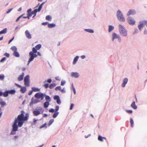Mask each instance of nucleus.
I'll return each mask as SVG.
<instances>
[{
	"instance_id": "obj_14",
	"label": "nucleus",
	"mask_w": 147,
	"mask_h": 147,
	"mask_svg": "<svg viewBox=\"0 0 147 147\" xmlns=\"http://www.w3.org/2000/svg\"><path fill=\"white\" fill-rule=\"evenodd\" d=\"M25 34L26 36L28 39H31L32 38L31 35L29 31L27 30L25 32Z\"/></svg>"
},
{
	"instance_id": "obj_5",
	"label": "nucleus",
	"mask_w": 147,
	"mask_h": 147,
	"mask_svg": "<svg viewBox=\"0 0 147 147\" xmlns=\"http://www.w3.org/2000/svg\"><path fill=\"white\" fill-rule=\"evenodd\" d=\"M44 95H45V94L39 92L36 93L34 95V97L37 99L40 98L41 100H42L44 98Z\"/></svg>"
},
{
	"instance_id": "obj_51",
	"label": "nucleus",
	"mask_w": 147,
	"mask_h": 147,
	"mask_svg": "<svg viewBox=\"0 0 147 147\" xmlns=\"http://www.w3.org/2000/svg\"><path fill=\"white\" fill-rule=\"evenodd\" d=\"M125 111L127 113L129 114H131L133 113V111L131 110H126Z\"/></svg>"
},
{
	"instance_id": "obj_46",
	"label": "nucleus",
	"mask_w": 147,
	"mask_h": 147,
	"mask_svg": "<svg viewBox=\"0 0 147 147\" xmlns=\"http://www.w3.org/2000/svg\"><path fill=\"white\" fill-rule=\"evenodd\" d=\"M33 103L34 104H35L38 103V102H39L40 101H39V100H38L37 99H33Z\"/></svg>"
},
{
	"instance_id": "obj_35",
	"label": "nucleus",
	"mask_w": 147,
	"mask_h": 147,
	"mask_svg": "<svg viewBox=\"0 0 147 147\" xmlns=\"http://www.w3.org/2000/svg\"><path fill=\"white\" fill-rule=\"evenodd\" d=\"M47 123H44L42 125H41L40 127V129H42L44 127H45L46 128H47Z\"/></svg>"
},
{
	"instance_id": "obj_44",
	"label": "nucleus",
	"mask_w": 147,
	"mask_h": 147,
	"mask_svg": "<svg viewBox=\"0 0 147 147\" xmlns=\"http://www.w3.org/2000/svg\"><path fill=\"white\" fill-rule=\"evenodd\" d=\"M55 90L56 91H57L58 90L60 91L61 90V86H58L56 87L55 88Z\"/></svg>"
},
{
	"instance_id": "obj_41",
	"label": "nucleus",
	"mask_w": 147,
	"mask_h": 147,
	"mask_svg": "<svg viewBox=\"0 0 147 147\" xmlns=\"http://www.w3.org/2000/svg\"><path fill=\"white\" fill-rule=\"evenodd\" d=\"M0 104L1 105V107H3L6 105V102L3 101H1L0 102Z\"/></svg>"
},
{
	"instance_id": "obj_34",
	"label": "nucleus",
	"mask_w": 147,
	"mask_h": 147,
	"mask_svg": "<svg viewBox=\"0 0 147 147\" xmlns=\"http://www.w3.org/2000/svg\"><path fill=\"white\" fill-rule=\"evenodd\" d=\"M54 121V119H51L49 121V123L48 124V126H50L53 122Z\"/></svg>"
},
{
	"instance_id": "obj_20",
	"label": "nucleus",
	"mask_w": 147,
	"mask_h": 147,
	"mask_svg": "<svg viewBox=\"0 0 147 147\" xmlns=\"http://www.w3.org/2000/svg\"><path fill=\"white\" fill-rule=\"evenodd\" d=\"M44 97H45V99L46 100V101H48L50 102L51 101V99L50 96L47 95H46L45 94Z\"/></svg>"
},
{
	"instance_id": "obj_38",
	"label": "nucleus",
	"mask_w": 147,
	"mask_h": 147,
	"mask_svg": "<svg viewBox=\"0 0 147 147\" xmlns=\"http://www.w3.org/2000/svg\"><path fill=\"white\" fill-rule=\"evenodd\" d=\"M130 122L131 123V127H133L134 126V121L131 118H130Z\"/></svg>"
},
{
	"instance_id": "obj_56",
	"label": "nucleus",
	"mask_w": 147,
	"mask_h": 147,
	"mask_svg": "<svg viewBox=\"0 0 147 147\" xmlns=\"http://www.w3.org/2000/svg\"><path fill=\"white\" fill-rule=\"evenodd\" d=\"M138 32V30L137 28L135 29L134 30V32L133 33V34H137Z\"/></svg>"
},
{
	"instance_id": "obj_64",
	"label": "nucleus",
	"mask_w": 147,
	"mask_h": 147,
	"mask_svg": "<svg viewBox=\"0 0 147 147\" xmlns=\"http://www.w3.org/2000/svg\"><path fill=\"white\" fill-rule=\"evenodd\" d=\"M48 24V22H43L42 23V24L43 25L45 26V25H47Z\"/></svg>"
},
{
	"instance_id": "obj_54",
	"label": "nucleus",
	"mask_w": 147,
	"mask_h": 147,
	"mask_svg": "<svg viewBox=\"0 0 147 147\" xmlns=\"http://www.w3.org/2000/svg\"><path fill=\"white\" fill-rule=\"evenodd\" d=\"M6 58L5 57H3L0 60V62H3L6 60Z\"/></svg>"
},
{
	"instance_id": "obj_27",
	"label": "nucleus",
	"mask_w": 147,
	"mask_h": 147,
	"mask_svg": "<svg viewBox=\"0 0 147 147\" xmlns=\"http://www.w3.org/2000/svg\"><path fill=\"white\" fill-rule=\"evenodd\" d=\"M84 30L90 33H93L94 32V31L93 30L90 29H84Z\"/></svg>"
},
{
	"instance_id": "obj_40",
	"label": "nucleus",
	"mask_w": 147,
	"mask_h": 147,
	"mask_svg": "<svg viewBox=\"0 0 147 147\" xmlns=\"http://www.w3.org/2000/svg\"><path fill=\"white\" fill-rule=\"evenodd\" d=\"M71 87L72 88V90L74 92V94H76V90L73 84H72L71 85Z\"/></svg>"
},
{
	"instance_id": "obj_31",
	"label": "nucleus",
	"mask_w": 147,
	"mask_h": 147,
	"mask_svg": "<svg viewBox=\"0 0 147 147\" xmlns=\"http://www.w3.org/2000/svg\"><path fill=\"white\" fill-rule=\"evenodd\" d=\"M32 90L33 92H38L40 90V89L36 87H32Z\"/></svg>"
},
{
	"instance_id": "obj_6",
	"label": "nucleus",
	"mask_w": 147,
	"mask_h": 147,
	"mask_svg": "<svg viewBox=\"0 0 147 147\" xmlns=\"http://www.w3.org/2000/svg\"><path fill=\"white\" fill-rule=\"evenodd\" d=\"M127 20L128 23L131 25H134L135 24V20L131 17H128L127 18Z\"/></svg>"
},
{
	"instance_id": "obj_3",
	"label": "nucleus",
	"mask_w": 147,
	"mask_h": 147,
	"mask_svg": "<svg viewBox=\"0 0 147 147\" xmlns=\"http://www.w3.org/2000/svg\"><path fill=\"white\" fill-rule=\"evenodd\" d=\"M117 16L118 20L120 22H124L125 21V18L124 17L123 15L121 12L119 10H118L117 12Z\"/></svg>"
},
{
	"instance_id": "obj_58",
	"label": "nucleus",
	"mask_w": 147,
	"mask_h": 147,
	"mask_svg": "<svg viewBox=\"0 0 147 147\" xmlns=\"http://www.w3.org/2000/svg\"><path fill=\"white\" fill-rule=\"evenodd\" d=\"M60 91H61L62 93H65L66 92L65 89L64 88L62 89H61V90H60Z\"/></svg>"
},
{
	"instance_id": "obj_1",
	"label": "nucleus",
	"mask_w": 147,
	"mask_h": 147,
	"mask_svg": "<svg viewBox=\"0 0 147 147\" xmlns=\"http://www.w3.org/2000/svg\"><path fill=\"white\" fill-rule=\"evenodd\" d=\"M21 114L19 115L17 118H16L12 125V130L11 132V135H14L16 134V131H18V127H21L23 125L25 121H27L29 116L28 113H26L25 116L24 115L25 112L23 111H21Z\"/></svg>"
},
{
	"instance_id": "obj_13",
	"label": "nucleus",
	"mask_w": 147,
	"mask_h": 147,
	"mask_svg": "<svg viewBox=\"0 0 147 147\" xmlns=\"http://www.w3.org/2000/svg\"><path fill=\"white\" fill-rule=\"evenodd\" d=\"M128 81L127 78H126L123 79V83L121 85V86L122 87L124 88L125 87V85L127 84Z\"/></svg>"
},
{
	"instance_id": "obj_26",
	"label": "nucleus",
	"mask_w": 147,
	"mask_h": 147,
	"mask_svg": "<svg viewBox=\"0 0 147 147\" xmlns=\"http://www.w3.org/2000/svg\"><path fill=\"white\" fill-rule=\"evenodd\" d=\"M9 94H14L16 92V91L14 89L11 90H8Z\"/></svg>"
},
{
	"instance_id": "obj_49",
	"label": "nucleus",
	"mask_w": 147,
	"mask_h": 147,
	"mask_svg": "<svg viewBox=\"0 0 147 147\" xmlns=\"http://www.w3.org/2000/svg\"><path fill=\"white\" fill-rule=\"evenodd\" d=\"M4 55L5 56L7 57L8 58L10 56V54L7 53H5L4 54Z\"/></svg>"
},
{
	"instance_id": "obj_55",
	"label": "nucleus",
	"mask_w": 147,
	"mask_h": 147,
	"mask_svg": "<svg viewBox=\"0 0 147 147\" xmlns=\"http://www.w3.org/2000/svg\"><path fill=\"white\" fill-rule=\"evenodd\" d=\"M59 106L57 105L56 106L55 108V112H57L59 110Z\"/></svg>"
},
{
	"instance_id": "obj_42",
	"label": "nucleus",
	"mask_w": 147,
	"mask_h": 147,
	"mask_svg": "<svg viewBox=\"0 0 147 147\" xmlns=\"http://www.w3.org/2000/svg\"><path fill=\"white\" fill-rule=\"evenodd\" d=\"M98 140L102 142L103 141V137L101 136H99L98 137Z\"/></svg>"
},
{
	"instance_id": "obj_28",
	"label": "nucleus",
	"mask_w": 147,
	"mask_h": 147,
	"mask_svg": "<svg viewBox=\"0 0 147 147\" xmlns=\"http://www.w3.org/2000/svg\"><path fill=\"white\" fill-rule=\"evenodd\" d=\"M9 94L8 90H7L3 93V95L4 97H7L8 96Z\"/></svg>"
},
{
	"instance_id": "obj_36",
	"label": "nucleus",
	"mask_w": 147,
	"mask_h": 147,
	"mask_svg": "<svg viewBox=\"0 0 147 147\" xmlns=\"http://www.w3.org/2000/svg\"><path fill=\"white\" fill-rule=\"evenodd\" d=\"M46 19L47 20L51 21L52 19V18L50 16L48 15L46 16Z\"/></svg>"
},
{
	"instance_id": "obj_57",
	"label": "nucleus",
	"mask_w": 147,
	"mask_h": 147,
	"mask_svg": "<svg viewBox=\"0 0 147 147\" xmlns=\"http://www.w3.org/2000/svg\"><path fill=\"white\" fill-rule=\"evenodd\" d=\"M49 84L48 83L44 84L43 85L46 88H47L49 87Z\"/></svg>"
},
{
	"instance_id": "obj_7",
	"label": "nucleus",
	"mask_w": 147,
	"mask_h": 147,
	"mask_svg": "<svg viewBox=\"0 0 147 147\" xmlns=\"http://www.w3.org/2000/svg\"><path fill=\"white\" fill-rule=\"evenodd\" d=\"M29 55L30 57L28 61L27 65H28L33 60L34 58H36L37 57V55H36L29 53Z\"/></svg>"
},
{
	"instance_id": "obj_48",
	"label": "nucleus",
	"mask_w": 147,
	"mask_h": 147,
	"mask_svg": "<svg viewBox=\"0 0 147 147\" xmlns=\"http://www.w3.org/2000/svg\"><path fill=\"white\" fill-rule=\"evenodd\" d=\"M5 76L3 74H0V79L1 80H3L4 79Z\"/></svg>"
},
{
	"instance_id": "obj_50",
	"label": "nucleus",
	"mask_w": 147,
	"mask_h": 147,
	"mask_svg": "<svg viewBox=\"0 0 147 147\" xmlns=\"http://www.w3.org/2000/svg\"><path fill=\"white\" fill-rule=\"evenodd\" d=\"M74 106V104L71 103L70 105L69 109L71 110L73 109Z\"/></svg>"
},
{
	"instance_id": "obj_30",
	"label": "nucleus",
	"mask_w": 147,
	"mask_h": 147,
	"mask_svg": "<svg viewBox=\"0 0 147 147\" xmlns=\"http://www.w3.org/2000/svg\"><path fill=\"white\" fill-rule=\"evenodd\" d=\"M7 32V29L6 28H5L1 30L0 32V34H5Z\"/></svg>"
},
{
	"instance_id": "obj_2",
	"label": "nucleus",
	"mask_w": 147,
	"mask_h": 147,
	"mask_svg": "<svg viewBox=\"0 0 147 147\" xmlns=\"http://www.w3.org/2000/svg\"><path fill=\"white\" fill-rule=\"evenodd\" d=\"M119 29L120 33L121 36H127V31L123 26L119 24Z\"/></svg>"
},
{
	"instance_id": "obj_8",
	"label": "nucleus",
	"mask_w": 147,
	"mask_h": 147,
	"mask_svg": "<svg viewBox=\"0 0 147 147\" xmlns=\"http://www.w3.org/2000/svg\"><path fill=\"white\" fill-rule=\"evenodd\" d=\"M42 108L41 107H39L38 110H36L33 111V113L34 116H37L40 114V112L42 110Z\"/></svg>"
},
{
	"instance_id": "obj_52",
	"label": "nucleus",
	"mask_w": 147,
	"mask_h": 147,
	"mask_svg": "<svg viewBox=\"0 0 147 147\" xmlns=\"http://www.w3.org/2000/svg\"><path fill=\"white\" fill-rule=\"evenodd\" d=\"M56 102L59 105H60L61 104V100L60 98L56 100Z\"/></svg>"
},
{
	"instance_id": "obj_19",
	"label": "nucleus",
	"mask_w": 147,
	"mask_h": 147,
	"mask_svg": "<svg viewBox=\"0 0 147 147\" xmlns=\"http://www.w3.org/2000/svg\"><path fill=\"white\" fill-rule=\"evenodd\" d=\"M131 107L134 109H136L137 108V107L135 105V101H133L131 105Z\"/></svg>"
},
{
	"instance_id": "obj_29",
	"label": "nucleus",
	"mask_w": 147,
	"mask_h": 147,
	"mask_svg": "<svg viewBox=\"0 0 147 147\" xmlns=\"http://www.w3.org/2000/svg\"><path fill=\"white\" fill-rule=\"evenodd\" d=\"M56 26L55 24L51 23L48 25V26L49 28H52L55 27Z\"/></svg>"
},
{
	"instance_id": "obj_63",
	"label": "nucleus",
	"mask_w": 147,
	"mask_h": 147,
	"mask_svg": "<svg viewBox=\"0 0 147 147\" xmlns=\"http://www.w3.org/2000/svg\"><path fill=\"white\" fill-rule=\"evenodd\" d=\"M41 47H35V48H36V50H39Z\"/></svg>"
},
{
	"instance_id": "obj_10",
	"label": "nucleus",
	"mask_w": 147,
	"mask_h": 147,
	"mask_svg": "<svg viewBox=\"0 0 147 147\" xmlns=\"http://www.w3.org/2000/svg\"><path fill=\"white\" fill-rule=\"evenodd\" d=\"M140 24L138 25V28L139 30L141 31L144 26L146 24V20L140 22Z\"/></svg>"
},
{
	"instance_id": "obj_39",
	"label": "nucleus",
	"mask_w": 147,
	"mask_h": 147,
	"mask_svg": "<svg viewBox=\"0 0 147 147\" xmlns=\"http://www.w3.org/2000/svg\"><path fill=\"white\" fill-rule=\"evenodd\" d=\"M45 3V2H43L39 6L38 9L40 11L42 8L43 5Z\"/></svg>"
},
{
	"instance_id": "obj_32",
	"label": "nucleus",
	"mask_w": 147,
	"mask_h": 147,
	"mask_svg": "<svg viewBox=\"0 0 147 147\" xmlns=\"http://www.w3.org/2000/svg\"><path fill=\"white\" fill-rule=\"evenodd\" d=\"M56 85V84L55 83L52 84L50 85L49 87L50 89H52Z\"/></svg>"
},
{
	"instance_id": "obj_61",
	"label": "nucleus",
	"mask_w": 147,
	"mask_h": 147,
	"mask_svg": "<svg viewBox=\"0 0 147 147\" xmlns=\"http://www.w3.org/2000/svg\"><path fill=\"white\" fill-rule=\"evenodd\" d=\"M12 9H13L12 8L9 9L7 11L6 13H9L12 10Z\"/></svg>"
},
{
	"instance_id": "obj_60",
	"label": "nucleus",
	"mask_w": 147,
	"mask_h": 147,
	"mask_svg": "<svg viewBox=\"0 0 147 147\" xmlns=\"http://www.w3.org/2000/svg\"><path fill=\"white\" fill-rule=\"evenodd\" d=\"M47 82L49 83H50L52 82V80L51 78L47 79Z\"/></svg>"
},
{
	"instance_id": "obj_11",
	"label": "nucleus",
	"mask_w": 147,
	"mask_h": 147,
	"mask_svg": "<svg viewBox=\"0 0 147 147\" xmlns=\"http://www.w3.org/2000/svg\"><path fill=\"white\" fill-rule=\"evenodd\" d=\"M136 13V11L134 9H130L127 13V15L128 16L130 15H134Z\"/></svg>"
},
{
	"instance_id": "obj_24",
	"label": "nucleus",
	"mask_w": 147,
	"mask_h": 147,
	"mask_svg": "<svg viewBox=\"0 0 147 147\" xmlns=\"http://www.w3.org/2000/svg\"><path fill=\"white\" fill-rule=\"evenodd\" d=\"M114 27L112 25L109 26L108 31L110 32H111L113 30H114Z\"/></svg>"
},
{
	"instance_id": "obj_22",
	"label": "nucleus",
	"mask_w": 147,
	"mask_h": 147,
	"mask_svg": "<svg viewBox=\"0 0 147 147\" xmlns=\"http://www.w3.org/2000/svg\"><path fill=\"white\" fill-rule=\"evenodd\" d=\"M13 55L16 57H19L20 56V55L19 53H18L17 51H14L13 53Z\"/></svg>"
},
{
	"instance_id": "obj_17",
	"label": "nucleus",
	"mask_w": 147,
	"mask_h": 147,
	"mask_svg": "<svg viewBox=\"0 0 147 147\" xmlns=\"http://www.w3.org/2000/svg\"><path fill=\"white\" fill-rule=\"evenodd\" d=\"M24 75V72H22V74L20 75L18 77V80L20 81H22L23 79Z\"/></svg>"
},
{
	"instance_id": "obj_16",
	"label": "nucleus",
	"mask_w": 147,
	"mask_h": 147,
	"mask_svg": "<svg viewBox=\"0 0 147 147\" xmlns=\"http://www.w3.org/2000/svg\"><path fill=\"white\" fill-rule=\"evenodd\" d=\"M37 52V51L35 47L33 48L32 49V51H31L29 52V53L31 54H32L37 55L36 53Z\"/></svg>"
},
{
	"instance_id": "obj_62",
	"label": "nucleus",
	"mask_w": 147,
	"mask_h": 147,
	"mask_svg": "<svg viewBox=\"0 0 147 147\" xmlns=\"http://www.w3.org/2000/svg\"><path fill=\"white\" fill-rule=\"evenodd\" d=\"M33 92V91L32 90H30V91L28 93V95H31L32 94V93Z\"/></svg>"
},
{
	"instance_id": "obj_12",
	"label": "nucleus",
	"mask_w": 147,
	"mask_h": 147,
	"mask_svg": "<svg viewBox=\"0 0 147 147\" xmlns=\"http://www.w3.org/2000/svg\"><path fill=\"white\" fill-rule=\"evenodd\" d=\"M71 76L72 77L78 78L79 77L80 75L77 72H72L71 73Z\"/></svg>"
},
{
	"instance_id": "obj_33",
	"label": "nucleus",
	"mask_w": 147,
	"mask_h": 147,
	"mask_svg": "<svg viewBox=\"0 0 147 147\" xmlns=\"http://www.w3.org/2000/svg\"><path fill=\"white\" fill-rule=\"evenodd\" d=\"M59 113L58 112H55L53 115V118H56L59 114Z\"/></svg>"
},
{
	"instance_id": "obj_23",
	"label": "nucleus",
	"mask_w": 147,
	"mask_h": 147,
	"mask_svg": "<svg viewBox=\"0 0 147 147\" xmlns=\"http://www.w3.org/2000/svg\"><path fill=\"white\" fill-rule=\"evenodd\" d=\"M79 57L78 56H77L74 58L73 62V64L74 65H75L76 64L77 61L78 60Z\"/></svg>"
},
{
	"instance_id": "obj_45",
	"label": "nucleus",
	"mask_w": 147,
	"mask_h": 147,
	"mask_svg": "<svg viewBox=\"0 0 147 147\" xmlns=\"http://www.w3.org/2000/svg\"><path fill=\"white\" fill-rule=\"evenodd\" d=\"M60 97L59 95H55L53 97V99L54 100H57L59 99Z\"/></svg>"
},
{
	"instance_id": "obj_25",
	"label": "nucleus",
	"mask_w": 147,
	"mask_h": 147,
	"mask_svg": "<svg viewBox=\"0 0 147 147\" xmlns=\"http://www.w3.org/2000/svg\"><path fill=\"white\" fill-rule=\"evenodd\" d=\"M49 105V102L48 101L45 102L43 104L44 107L45 108H47Z\"/></svg>"
},
{
	"instance_id": "obj_21",
	"label": "nucleus",
	"mask_w": 147,
	"mask_h": 147,
	"mask_svg": "<svg viewBox=\"0 0 147 147\" xmlns=\"http://www.w3.org/2000/svg\"><path fill=\"white\" fill-rule=\"evenodd\" d=\"M40 11L38 9H35L34 11H32V14H33L34 15V16H36V13L38 12H40Z\"/></svg>"
},
{
	"instance_id": "obj_53",
	"label": "nucleus",
	"mask_w": 147,
	"mask_h": 147,
	"mask_svg": "<svg viewBox=\"0 0 147 147\" xmlns=\"http://www.w3.org/2000/svg\"><path fill=\"white\" fill-rule=\"evenodd\" d=\"M55 110L53 108L49 110V111L51 113H54L55 112Z\"/></svg>"
},
{
	"instance_id": "obj_18",
	"label": "nucleus",
	"mask_w": 147,
	"mask_h": 147,
	"mask_svg": "<svg viewBox=\"0 0 147 147\" xmlns=\"http://www.w3.org/2000/svg\"><path fill=\"white\" fill-rule=\"evenodd\" d=\"M21 88L20 90V91L22 93H24L26 91V87L23 86L22 87L21 86V87L20 88Z\"/></svg>"
},
{
	"instance_id": "obj_4",
	"label": "nucleus",
	"mask_w": 147,
	"mask_h": 147,
	"mask_svg": "<svg viewBox=\"0 0 147 147\" xmlns=\"http://www.w3.org/2000/svg\"><path fill=\"white\" fill-rule=\"evenodd\" d=\"M24 84L26 86H30V76L29 75H26L24 79Z\"/></svg>"
},
{
	"instance_id": "obj_59",
	"label": "nucleus",
	"mask_w": 147,
	"mask_h": 147,
	"mask_svg": "<svg viewBox=\"0 0 147 147\" xmlns=\"http://www.w3.org/2000/svg\"><path fill=\"white\" fill-rule=\"evenodd\" d=\"M33 97L32 98L31 100V102H30V104H29V105L30 106H31L34 103H33Z\"/></svg>"
},
{
	"instance_id": "obj_43",
	"label": "nucleus",
	"mask_w": 147,
	"mask_h": 147,
	"mask_svg": "<svg viewBox=\"0 0 147 147\" xmlns=\"http://www.w3.org/2000/svg\"><path fill=\"white\" fill-rule=\"evenodd\" d=\"M24 14H23L20 16L19 17H18L16 19V22H18L20 19L23 16Z\"/></svg>"
},
{
	"instance_id": "obj_37",
	"label": "nucleus",
	"mask_w": 147,
	"mask_h": 147,
	"mask_svg": "<svg viewBox=\"0 0 147 147\" xmlns=\"http://www.w3.org/2000/svg\"><path fill=\"white\" fill-rule=\"evenodd\" d=\"M11 49L14 52L17 51V49L16 47H12L11 48Z\"/></svg>"
},
{
	"instance_id": "obj_15",
	"label": "nucleus",
	"mask_w": 147,
	"mask_h": 147,
	"mask_svg": "<svg viewBox=\"0 0 147 147\" xmlns=\"http://www.w3.org/2000/svg\"><path fill=\"white\" fill-rule=\"evenodd\" d=\"M32 10L31 8H30L27 11V16L28 17V19H30V17H31L32 16Z\"/></svg>"
},
{
	"instance_id": "obj_9",
	"label": "nucleus",
	"mask_w": 147,
	"mask_h": 147,
	"mask_svg": "<svg viewBox=\"0 0 147 147\" xmlns=\"http://www.w3.org/2000/svg\"><path fill=\"white\" fill-rule=\"evenodd\" d=\"M112 36V40L113 41L115 39H118L119 41L120 42L121 39L119 35H117L115 33L113 32Z\"/></svg>"
},
{
	"instance_id": "obj_47",
	"label": "nucleus",
	"mask_w": 147,
	"mask_h": 147,
	"mask_svg": "<svg viewBox=\"0 0 147 147\" xmlns=\"http://www.w3.org/2000/svg\"><path fill=\"white\" fill-rule=\"evenodd\" d=\"M66 83V81L64 80H62L61 81V85L62 86H64Z\"/></svg>"
}]
</instances>
